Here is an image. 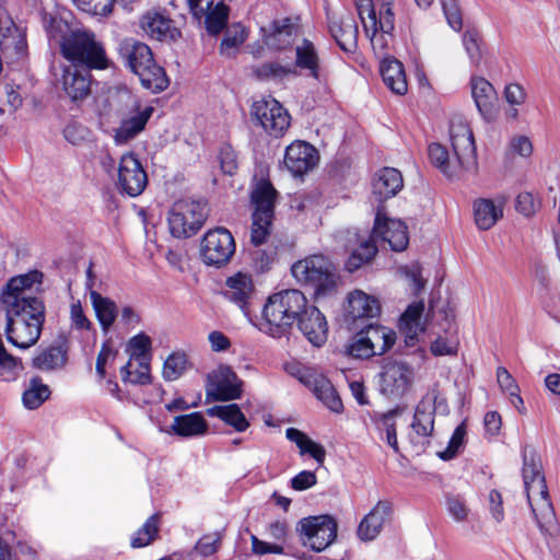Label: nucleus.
<instances>
[{
  "mask_svg": "<svg viewBox=\"0 0 560 560\" xmlns=\"http://www.w3.org/2000/svg\"><path fill=\"white\" fill-rule=\"evenodd\" d=\"M142 28L147 34L160 42H176L182 37L180 30L164 12L151 11L142 18Z\"/></svg>",
  "mask_w": 560,
  "mask_h": 560,
  "instance_id": "nucleus-22",
  "label": "nucleus"
},
{
  "mask_svg": "<svg viewBox=\"0 0 560 560\" xmlns=\"http://www.w3.org/2000/svg\"><path fill=\"white\" fill-rule=\"evenodd\" d=\"M362 334L368 336L376 355H383L389 351L397 339L395 330L378 324H369L364 326L362 328Z\"/></svg>",
  "mask_w": 560,
  "mask_h": 560,
  "instance_id": "nucleus-36",
  "label": "nucleus"
},
{
  "mask_svg": "<svg viewBox=\"0 0 560 560\" xmlns=\"http://www.w3.org/2000/svg\"><path fill=\"white\" fill-rule=\"evenodd\" d=\"M174 434L180 438L203 435L208 431V423L199 411L176 416L171 425Z\"/></svg>",
  "mask_w": 560,
  "mask_h": 560,
  "instance_id": "nucleus-33",
  "label": "nucleus"
},
{
  "mask_svg": "<svg viewBox=\"0 0 560 560\" xmlns=\"http://www.w3.org/2000/svg\"><path fill=\"white\" fill-rule=\"evenodd\" d=\"M424 311L423 302H413L407 306L401 314L399 325H420V319Z\"/></svg>",
  "mask_w": 560,
  "mask_h": 560,
  "instance_id": "nucleus-61",
  "label": "nucleus"
},
{
  "mask_svg": "<svg viewBox=\"0 0 560 560\" xmlns=\"http://www.w3.org/2000/svg\"><path fill=\"white\" fill-rule=\"evenodd\" d=\"M295 66L307 70L312 78L319 79V56L314 44L307 38L295 48Z\"/></svg>",
  "mask_w": 560,
  "mask_h": 560,
  "instance_id": "nucleus-39",
  "label": "nucleus"
},
{
  "mask_svg": "<svg viewBox=\"0 0 560 560\" xmlns=\"http://www.w3.org/2000/svg\"><path fill=\"white\" fill-rule=\"evenodd\" d=\"M252 550L254 553L264 556L267 553H276L282 555L284 553V548L281 544L277 542H267L264 541L256 536H252Z\"/></svg>",
  "mask_w": 560,
  "mask_h": 560,
  "instance_id": "nucleus-63",
  "label": "nucleus"
},
{
  "mask_svg": "<svg viewBox=\"0 0 560 560\" xmlns=\"http://www.w3.org/2000/svg\"><path fill=\"white\" fill-rule=\"evenodd\" d=\"M70 350V336L61 331L50 343L40 346L36 350V353L31 360V366L45 373L62 371L69 363Z\"/></svg>",
  "mask_w": 560,
  "mask_h": 560,
  "instance_id": "nucleus-11",
  "label": "nucleus"
},
{
  "mask_svg": "<svg viewBox=\"0 0 560 560\" xmlns=\"http://www.w3.org/2000/svg\"><path fill=\"white\" fill-rule=\"evenodd\" d=\"M329 32L338 47L346 54H354L358 48V25L351 13L328 14Z\"/></svg>",
  "mask_w": 560,
  "mask_h": 560,
  "instance_id": "nucleus-19",
  "label": "nucleus"
},
{
  "mask_svg": "<svg viewBox=\"0 0 560 560\" xmlns=\"http://www.w3.org/2000/svg\"><path fill=\"white\" fill-rule=\"evenodd\" d=\"M497 382L502 392L509 395L511 404L517 409V411L521 415L525 413L526 408L520 394V387L514 377L504 366H499L497 369Z\"/></svg>",
  "mask_w": 560,
  "mask_h": 560,
  "instance_id": "nucleus-43",
  "label": "nucleus"
},
{
  "mask_svg": "<svg viewBox=\"0 0 560 560\" xmlns=\"http://www.w3.org/2000/svg\"><path fill=\"white\" fill-rule=\"evenodd\" d=\"M357 240L358 246L351 250L345 262V269L351 273L359 270L364 265L370 264L378 252L377 244L372 232L366 237H361L358 234Z\"/></svg>",
  "mask_w": 560,
  "mask_h": 560,
  "instance_id": "nucleus-29",
  "label": "nucleus"
},
{
  "mask_svg": "<svg viewBox=\"0 0 560 560\" xmlns=\"http://www.w3.org/2000/svg\"><path fill=\"white\" fill-rule=\"evenodd\" d=\"M118 55L122 63L139 77L141 85L152 93H160L170 85L163 67L159 66L151 48L137 39L125 38L119 43Z\"/></svg>",
  "mask_w": 560,
  "mask_h": 560,
  "instance_id": "nucleus-3",
  "label": "nucleus"
},
{
  "mask_svg": "<svg viewBox=\"0 0 560 560\" xmlns=\"http://www.w3.org/2000/svg\"><path fill=\"white\" fill-rule=\"evenodd\" d=\"M208 218L207 202L180 199L168 212L170 232L174 237H191L202 228Z\"/></svg>",
  "mask_w": 560,
  "mask_h": 560,
  "instance_id": "nucleus-7",
  "label": "nucleus"
},
{
  "mask_svg": "<svg viewBox=\"0 0 560 560\" xmlns=\"http://www.w3.org/2000/svg\"><path fill=\"white\" fill-rule=\"evenodd\" d=\"M153 112L152 106H143L138 97L129 95L125 106L118 110L120 124L115 130V141L126 143L135 139L145 129Z\"/></svg>",
  "mask_w": 560,
  "mask_h": 560,
  "instance_id": "nucleus-10",
  "label": "nucleus"
},
{
  "mask_svg": "<svg viewBox=\"0 0 560 560\" xmlns=\"http://www.w3.org/2000/svg\"><path fill=\"white\" fill-rule=\"evenodd\" d=\"M83 11H93L95 14L108 15L113 11L115 0H73Z\"/></svg>",
  "mask_w": 560,
  "mask_h": 560,
  "instance_id": "nucleus-60",
  "label": "nucleus"
},
{
  "mask_svg": "<svg viewBox=\"0 0 560 560\" xmlns=\"http://www.w3.org/2000/svg\"><path fill=\"white\" fill-rule=\"evenodd\" d=\"M190 368L188 355L184 351H175L164 361L162 374L166 381H175Z\"/></svg>",
  "mask_w": 560,
  "mask_h": 560,
  "instance_id": "nucleus-45",
  "label": "nucleus"
},
{
  "mask_svg": "<svg viewBox=\"0 0 560 560\" xmlns=\"http://www.w3.org/2000/svg\"><path fill=\"white\" fill-rule=\"evenodd\" d=\"M472 208L475 223L482 231L491 229L503 215L502 208L495 206L493 200L488 198L475 200Z\"/></svg>",
  "mask_w": 560,
  "mask_h": 560,
  "instance_id": "nucleus-35",
  "label": "nucleus"
},
{
  "mask_svg": "<svg viewBox=\"0 0 560 560\" xmlns=\"http://www.w3.org/2000/svg\"><path fill=\"white\" fill-rule=\"evenodd\" d=\"M211 388L207 389V396L214 401H229L241 398L243 382L230 365L221 364L209 376Z\"/></svg>",
  "mask_w": 560,
  "mask_h": 560,
  "instance_id": "nucleus-16",
  "label": "nucleus"
},
{
  "mask_svg": "<svg viewBox=\"0 0 560 560\" xmlns=\"http://www.w3.org/2000/svg\"><path fill=\"white\" fill-rule=\"evenodd\" d=\"M70 317L75 329L90 330L92 328V323L85 316L80 302L71 304Z\"/></svg>",
  "mask_w": 560,
  "mask_h": 560,
  "instance_id": "nucleus-64",
  "label": "nucleus"
},
{
  "mask_svg": "<svg viewBox=\"0 0 560 560\" xmlns=\"http://www.w3.org/2000/svg\"><path fill=\"white\" fill-rule=\"evenodd\" d=\"M527 501L540 528L550 524L555 518V511L546 485L541 465L534 457H524L522 469Z\"/></svg>",
  "mask_w": 560,
  "mask_h": 560,
  "instance_id": "nucleus-6",
  "label": "nucleus"
},
{
  "mask_svg": "<svg viewBox=\"0 0 560 560\" xmlns=\"http://www.w3.org/2000/svg\"><path fill=\"white\" fill-rule=\"evenodd\" d=\"M317 483V476L314 471L302 470L291 479V488L296 491H304Z\"/></svg>",
  "mask_w": 560,
  "mask_h": 560,
  "instance_id": "nucleus-62",
  "label": "nucleus"
},
{
  "mask_svg": "<svg viewBox=\"0 0 560 560\" xmlns=\"http://www.w3.org/2000/svg\"><path fill=\"white\" fill-rule=\"evenodd\" d=\"M210 417H217L236 432H245L249 428V421L240 406L235 402L229 405H215L207 410Z\"/></svg>",
  "mask_w": 560,
  "mask_h": 560,
  "instance_id": "nucleus-34",
  "label": "nucleus"
},
{
  "mask_svg": "<svg viewBox=\"0 0 560 560\" xmlns=\"http://www.w3.org/2000/svg\"><path fill=\"white\" fill-rule=\"evenodd\" d=\"M471 94L482 117L491 121L497 116L498 96L493 85L483 78L471 80Z\"/></svg>",
  "mask_w": 560,
  "mask_h": 560,
  "instance_id": "nucleus-25",
  "label": "nucleus"
},
{
  "mask_svg": "<svg viewBox=\"0 0 560 560\" xmlns=\"http://www.w3.org/2000/svg\"><path fill=\"white\" fill-rule=\"evenodd\" d=\"M148 175L133 152L125 153L119 161L117 186L121 192L137 197L145 189Z\"/></svg>",
  "mask_w": 560,
  "mask_h": 560,
  "instance_id": "nucleus-14",
  "label": "nucleus"
},
{
  "mask_svg": "<svg viewBox=\"0 0 560 560\" xmlns=\"http://www.w3.org/2000/svg\"><path fill=\"white\" fill-rule=\"evenodd\" d=\"M275 217L252 213L250 243L255 246L262 245L270 236Z\"/></svg>",
  "mask_w": 560,
  "mask_h": 560,
  "instance_id": "nucleus-50",
  "label": "nucleus"
},
{
  "mask_svg": "<svg viewBox=\"0 0 560 560\" xmlns=\"http://www.w3.org/2000/svg\"><path fill=\"white\" fill-rule=\"evenodd\" d=\"M93 75L91 71L67 67L62 73V90L74 103L85 100L92 91Z\"/></svg>",
  "mask_w": 560,
  "mask_h": 560,
  "instance_id": "nucleus-23",
  "label": "nucleus"
},
{
  "mask_svg": "<svg viewBox=\"0 0 560 560\" xmlns=\"http://www.w3.org/2000/svg\"><path fill=\"white\" fill-rule=\"evenodd\" d=\"M347 353L352 358L362 360L376 355L368 336L362 334V328L352 337L347 346Z\"/></svg>",
  "mask_w": 560,
  "mask_h": 560,
  "instance_id": "nucleus-51",
  "label": "nucleus"
},
{
  "mask_svg": "<svg viewBox=\"0 0 560 560\" xmlns=\"http://www.w3.org/2000/svg\"><path fill=\"white\" fill-rule=\"evenodd\" d=\"M250 116L269 136L280 138L291 125V116L287 108L276 98L261 97L250 106Z\"/></svg>",
  "mask_w": 560,
  "mask_h": 560,
  "instance_id": "nucleus-8",
  "label": "nucleus"
},
{
  "mask_svg": "<svg viewBox=\"0 0 560 560\" xmlns=\"http://www.w3.org/2000/svg\"><path fill=\"white\" fill-rule=\"evenodd\" d=\"M43 23L48 38L58 43L60 54H62L63 44L71 38L75 30H72L71 25L59 15L44 13Z\"/></svg>",
  "mask_w": 560,
  "mask_h": 560,
  "instance_id": "nucleus-41",
  "label": "nucleus"
},
{
  "mask_svg": "<svg viewBox=\"0 0 560 560\" xmlns=\"http://www.w3.org/2000/svg\"><path fill=\"white\" fill-rule=\"evenodd\" d=\"M307 305L306 296L298 289H287L269 295L261 310L259 330L272 338L289 335Z\"/></svg>",
  "mask_w": 560,
  "mask_h": 560,
  "instance_id": "nucleus-2",
  "label": "nucleus"
},
{
  "mask_svg": "<svg viewBox=\"0 0 560 560\" xmlns=\"http://www.w3.org/2000/svg\"><path fill=\"white\" fill-rule=\"evenodd\" d=\"M467 434V427L462 422L455 428L448 441L446 448L438 453V456L443 460H451L458 454L460 447L464 445L465 436Z\"/></svg>",
  "mask_w": 560,
  "mask_h": 560,
  "instance_id": "nucleus-52",
  "label": "nucleus"
},
{
  "mask_svg": "<svg viewBox=\"0 0 560 560\" xmlns=\"http://www.w3.org/2000/svg\"><path fill=\"white\" fill-rule=\"evenodd\" d=\"M450 137L458 168L465 171L476 168L477 153L470 127L466 124L452 126Z\"/></svg>",
  "mask_w": 560,
  "mask_h": 560,
  "instance_id": "nucleus-18",
  "label": "nucleus"
},
{
  "mask_svg": "<svg viewBox=\"0 0 560 560\" xmlns=\"http://www.w3.org/2000/svg\"><path fill=\"white\" fill-rule=\"evenodd\" d=\"M131 361L129 360L120 369V376L122 382H129L132 384L145 385L151 383L150 365L148 363L140 362L139 368L136 372H131Z\"/></svg>",
  "mask_w": 560,
  "mask_h": 560,
  "instance_id": "nucleus-54",
  "label": "nucleus"
},
{
  "mask_svg": "<svg viewBox=\"0 0 560 560\" xmlns=\"http://www.w3.org/2000/svg\"><path fill=\"white\" fill-rule=\"evenodd\" d=\"M42 280L43 273L38 270L12 277L0 294L5 306L7 339L19 349H28L40 338L46 307L42 299L26 295L25 291Z\"/></svg>",
  "mask_w": 560,
  "mask_h": 560,
  "instance_id": "nucleus-1",
  "label": "nucleus"
},
{
  "mask_svg": "<svg viewBox=\"0 0 560 560\" xmlns=\"http://www.w3.org/2000/svg\"><path fill=\"white\" fill-rule=\"evenodd\" d=\"M393 513L392 503L378 501L375 506L362 518L358 526V537L363 541L377 537L385 522L390 520Z\"/></svg>",
  "mask_w": 560,
  "mask_h": 560,
  "instance_id": "nucleus-24",
  "label": "nucleus"
},
{
  "mask_svg": "<svg viewBox=\"0 0 560 560\" xmlns=\"http://www.w3.org/2000/svg\"><path fill=\"white\" fill-rule=\"evenodd\" d=\"M384 84L395 94L404 95L408 83L402 63L395 58H384L380 67Z\"/></svg>",
  "mask_w": 560,
  "mask_h": 560,
  "instance_id": "nucleus-31",
  "label": "nucleus"
},
{
  "mask_svg": "<svg viewBox=\"0 0 560 560\" xmlns=\"http://www.w3.org/2000/svg\"><path fill=\"white\" fill-rule=\"evenodd\" d=\"M51 395V390L48 385L43 383L40 376H33L30 380V386L24 390L22 395L23 405L34 410L40 407Z\"/></svg>",
  "mask_w": 560,
  "mask_h": 560,
  "instance_id": "nucleus-42",
  "label": "nucleus"
},
{
  "mask_svg": "<svg viewBox=\"0 0 560 560\" xmlns=\"http://www.w3.org/2000/svg\"><path fill=\"white\" fill-rule=\"evenodd\" d=\"M431 163L438 167L446 177L454 178L458 176V165L452 167L447 150L440 143H431L428 149Z\"/></svg>",
  "mask_w": 560,
  "mask_h": 560,
  "instance_id": "nucleus-49",
  "label": "nucleus"
},
{
  "mask_svg": "<svg viewBox=\"0 0 560 560\" xmlns=\"http://www.w3.org/2000/svg\"><path fill=\"white\" fill-rule=\"evenodd\" d=\"M229 11L230 9L224 2H219L205 13L202 18H205V26L210 35H218L226 27Z\"/></svg>",
  "mask_w": 560,
  "mask_h": 560,
  "instance_id": "nucleus-47",
  "label": "nucleus"
},
{
  "mask_svg": "<svg viewBox=\"0 0 560 560\" xmlns=\"http://www.w3.org/2000/svg\"><path fill=\"white\" fill-rule=\"evenodd\" d=\"M400 412L401 410L399 408H395L385 413H382L380 417V421L385 427L387 444L394 450L395 453H399L395 417Z\"/></svg>",
  "mask_w": 560,
  "mask_h": 560,
  "instance_id": "nucleus-56",
  "label": "nucleus"
},
{
  "mask_svg": "<svg viewBox=\"0 0 560 560\" xmlns=\"http://www.w3.org/2000/svg\"><path fill=\"white\" fill-rule=\"evenodd\" d=\"M118 351L113 348L110 340H105L96 357L95 372L100 380H104L106 376V364L109 361H114Z\"/></svg>",
  "mask_w": 560,
  "mask_h": 560,
  "instance_id": "nucleus-57",
  "label": "nucleus"
},
{
  "mask_svg": "<svg viewBox=\"0 0 560 560\" xmlns=\"http://www.w3.org/2000/svg\"><path fill=\"white\" fill-rule=\"evenodd\" d=\"M413 369L404 361L384 359L381 372V392L387 397L400 398L410 388Z\"/></svg>",
  "mask_w": 560,
  "mask_h": 560,
  "instance_id": "nucleus-12",
  "label": "nucleus"
},
{
  "mask_svg": "<svg viewBox=\"0 0 560 560\" xmlns=\"http://www.w3.org/2000/svg\"><path fill=\"white\" fill-rule=\"evenodd\" d=\"M347 315L355 319H372L381 314L380 301L361 290H354L348 296Z\"/></svg>",
  "mask_w": 560,
  "mask_h": 560,
  "instance_id": "nucleus-27",
  "label": "nucleus"
},
{
  "mask_svg": "<svg viewBox=\"0 0 560 560\" xmlns=\"http://www.w3.org/2000/svg\"><path fill=\"white\" fill-rule=\"evenodd\" d=\"M375 241L387 243L394 252H402L409 244L408 228L400 220L388 219L380 210L376 213L372 229Z\"/></svg>",
  "mask_w": 560,
  "mask_h": 560,
  "instance_id": "nucleus-15",
  "label": "nucleus"
},
{
  "mask_svg": "<svg viewBox=\"0 0 560 560\" xmlns=\"http://www.w3.org/2000/svg\"><path fill=\"white\" fill-rule=\"evenodd\" d=\"M285 436L289 441L296 444L302 455L308 454L319 465L324 464L326 458V451L322 444L314 442L304 432L296 428H288L285 430Z\"/></svg>",
  "mask_w": 560,
  "mask_h": 560,
  "instance_id": "nucleus-38",
  "label": "nucleus"
},
{
  "mask_svg": "<svg viewBox=\"0 0 560 560\" xmlns=\"http://www.w3.org/2000/svg\"><path fill=\"white\" fill-rule=\"evenodd\" d=\"M253 74L261 81H282L290 74H296V71L289 66L270 61L253 67Z\"/></svg>",
  "mask_w": 560,
  "mask_h": 560,
  "instance_id": "nucleus-46",
  "label": "nucleus"
},
{
  "mask_svg": "<svg viewBox=\"0 0 560 560\" xmlns=\"http://www.w3.org/2000/svg\"><path fill=\"white\" fill-rule=\"evenodd\" d=\"M162 513L155 512L137 529L130 539V547L133 549L150 546L160 537Z\"/></svg>",
  "mask_w": 560,
  "mask_h": 560,
  "instance_id": "nucleus-37",
  "label": "nucleus"
},
{
  "mask_svg": "<svg viewBox=\"0 0 560 560\" xmlns=\"http://www.w3.org/2000/svg\"><path fill=\"white\" fill-rule=\"evenodd\" d=\"M464 47L474 63H478L481 59V38L476 28H468L463 35Z\"/></svg>",
  "mask_w": 560,
  "mask_h": 560,
  "instance_id": "nucleus-58",
  "label": "nucleus"
},
{
  "mask_svg": "<svg viewBox=\"0 0 560 560\" xmlns=\"http://www.w3.org/2000/svg\"><path fill=\"white\" fill-rule=\"evenodd\" d=\"M255 293V285L249 273L238 271L225 280L223 295L237 305L244 315H250V300Z\"/></svg>",
  "mask_w": 560,
  "mask_h": 560,
  "instance_id": "nucleus-20",
  "label": "nucleus"
},
{
  "mask_svg": "<svg viewBox=\"0 0 560 560\" xmlns=\"http://www.w3.org/2000/svg\"><path fill=\"white\" fill-rule=\"evenodd\" d=\"M291 272L298 282L313 289L316 296H326L337 290L339 281L337 268L325 255H310L295 261Z\"/></svg>",
  "mask_w": 560,
  "mask_h": 560,
  "instance_id": "nucleus-5",
  "label": "nucleus"
},
{
  "mask_svg": "<svg viewBox=\"0 0 560 560\" xmlns=\"http://www.w3.org/2000/svg\"><path fill=\"white\" fill-rule=\"evenodd\" d=\"M278 191L269 179H260L250 194L253 213L275 217Z\"/></svg>",
  "mask_w": 560,
  "mask_h": 560,
  "instance_id": "nucleus-30",
  "label": "nucleus"
},
{
  "mask_svg": "<svg viewBox=\"0 0 560 560\" xmlns=\"http://www.w3.org/2000/svg\"><path fill=\"white\" fill-rule=\"evenodd\" d=\"M442 8L448 25L459 32L463 27V16L457 0H442Z\"/></svg>",
  "mask_w": 560,
  "mask_h": 560,
  "instance_id": "nucleus-59",
  "label": "nucleus"
},
{
  "mask_svg": "<svg viewBox=\"0 0 560 560\" xmlns=\"http://www.w3.org/2000/svg\"><path fill=\"white\" fill-rule=\"evenodd\" d=\"M298 529L316 552L325 550L337 537V523L329 515L304 517Z\"/></svg>",
  "mask_w": 560,
  "mask_h": 560,
  "instance_id": "nucleus-13",
  "label": "nucleus"
},
{
  "mask_svg": "<svg viewBox=\"0 0 560 560\" xmlns=\"http://www.w3.org/2000/svg\"><path fill=\"white\" fill-rule=\"evenodd\" d=\"M300 331L315 347L323 346L328 336V325L324 314L313 304L306 306L295 322Z\"/></svg>",
  "mask_w": 560,
  "mask_h": 560,
  "instance_id": "nucleus-21",
  "label": "nucleus"
},
{
  "mask_svg": "<svg viewBox=\"0 0 560 560\" xmlns=\"http://www.w3.org/2000/svg\"><path fill=\"white\" fill-rule=\"evenodd\" d=\"M318 151L306 141L295 140L285 148L283 163L293 176H303L318 163Z\"/></svg>",
  "mask_w": 560,
  "mask_h": 560,
  "instance_id": "nucleus-17",
  "label": "nucleus"
},
{
  "mask_svg": "<svg viewBox=\"0 0 560 560\" xmlns=\"http://www.w3.org/2000/svg\"><path fill=\"white\" fill-rule=\"evenodd\" d=\"M246 37L245 28L240 23L230 25L226 27L221 40L220 54L228 58L234 57L238 48L246 40Z\"/></svg>",
  "mask_w": 560,
  "mask_h": 560,
  "instance_id": "nucleus-44",
  "label": "nucleus"
},
{
  "mask_svg": "<svg viewBox=\"0 0 560 560\" xmlns=\"http://www.w3.org/2000/svg\"><path fill=\"white\" fill-rule=\"evenodd\" d=\"M152 349V340L151 338L144 334L139 332L136 336L131 337L128 341V350L130 352L131 359H144L147 355L151 353Z\"/></svg>",
  "mask_w": 560,
  "mask_h": 560,
  "instance_id": "nucleus-55",
  "label": "nucleus"
},
{
  "mask_svg": "<svg viewBox=\"0 0 560 560\" xmlns=\"http://www.w3.org/2000/svg\"><path fill=\"white\" fill-rule=\"evenodd\" d=\"M93 308L95 311L96 318L104 332L113 326L117 317V305L109 298L103 296L96 291L90 293Z\"/></svg>",
  "mask_w": 560,
  "mask_h": 560,
  "instance_id": "nucleus-40",
  "label": "nucleus"
},
{
  "mask_svg": "<svg viewBox=\"0 0 560 560\" xmlns=\"http://www.w3.org/2000/svg\"><path fill=\"white\" fill-rule=\"evenodd\" d=\"M218 160L224 175L233 176L238 170V156L230 143L220 147Z\"/></svg>",
  "mask_w": 560,
  "mask_h": 560,
  "instance_id": "nucleus-53",
  "label": "nucleus"
},
{
  "mask_svg": "<svg viewBox=\"0 0 560 560\" xmlns=\"http://www.w3.org/2000/svg\"><path fill=\"white\" fill-rule=\"evenodd\" d=\"M236 250L232 233L222 226L209 230L200 241V258L207 266H226Z\"/></svg>",
  "mask_w": 560,
  "mask_h": 560,
  "instance_id": "nucleus-9",
  "label": "nucleus"
},
{
  "mask_svg": "<svg viewBox=\"0 0 560 560\" xmlns=\"http://www.w3.org/2000/svg\"><path fill=\"white\" fill-rule=\"evenodd\" d=\"M411 428L419 436H431L434 430V411L420 402L416 407Z\"/></svg>",
  "mask_w": 560,
  "mask_h": 560,
  "instance_id": "nucleus-48",
  "label": "nucleus"
},
{
  "mask_svg": "<svg viewBox=\"0 0 560 560\" xmlns=\"http://www.w3.org/2000/svg\"><path fill=\"white\" fill-rule=\"evenodd\" d=\"M61 56L72 67L88 71H105L115 68L103 42L92 31L75 30L62 46Z\"/></svg>",
  "mask_w": 560,
  "mask_h": 560,
  "instance_id": "nucleus-4",
  "label": "nucleus"
},
{
  "mask_svg": "<svg viewBox=\"0 0 560 560\" xmlns=\"http://www.w3.org/2000/svg\"><path fill=\"white\" fill-rule=\"evenodd\" d=\"M301 381L311 387L316 398L319 399L329 410L336 413L342 412V400L327 377L323 375H310L305 378L301 377Z\"/></svg>",
  "mask_w": 560,
  "mask_h": 560,
  "instance_id": "nucleus-28",
  "label": "nucleus"
},
{
  "mask_svg": "<svg viewBox=\"0 0 560 560\" xmlns=\"http://www.w3.org/2000/svg\"><path fill=\"white\" fill-rule=\"evenodd\" d=\"M393 5L394 0H386L382 3L378 15L374 10V14L363 19V28L366 35H370V33L392 34L395 27Z\"/></svg>",
  "mask_w": 560,
  "mask_h": 560,
  "instance_id": "nucleus-32",
  "label": "nucleus"
},
{
  "mask_svg": "<svg viewBox=\"0 0 560 560\" xmlns=\"http://www.w3.org/2000/svg\"><path fill=\"white\" fill-rule=\"evenodd\" d=\"M401 173L394 167L380 170L372 183V192L378 202H383L396 196L402 188Z\"/></svg>",
  "mask_w": 560,
  "mask_h": 560,
  "instance_id": "nucleus-26",
  "label": "nucleus"
}]
</instances>
